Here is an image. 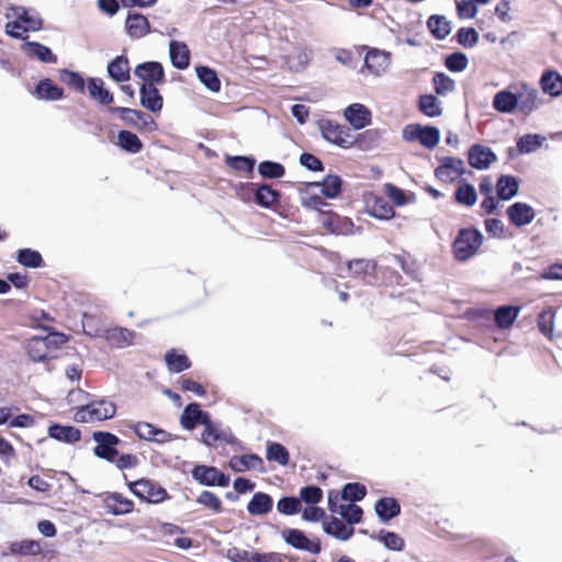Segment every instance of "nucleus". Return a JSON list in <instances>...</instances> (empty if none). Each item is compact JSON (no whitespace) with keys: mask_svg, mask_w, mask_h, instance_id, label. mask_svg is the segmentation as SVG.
Listing matches in <instances>:
<instances>
[{"mask_svg":"<svg viewBox=\"0 0 562 562\" xmlns=\"http://www.w3.org/2000/svg\"><path fill=\"white\" fill-rule=\"evenodd\" d=\"M66 341V335L56 331L46 336H33L26 344V352L35 362L45 361L55 358L57 350Z\"/></svg>","mask_w":562,"mask_h":562,"instance_id":"nucleus-1","label":"nucleus"},{"mask_svg":"<svg viewBox=\"0 0 562 562\" xmlns=\"http://www.w3.org/2000/svg\"><path fill=\"white\" fill-rule=\"evenodd\" d=\"M483 243L482 233L473 227L461 228L452 243V252L458 261L472 258Z\"/></svg>","mask_w":562,"mask_h":562,"instance_id":"nucleus-2","label":"nucleus"},{"mask_svg":"<svg viewBox=\"0 0 562 562\" xmlns=\"http://www.w3.org/2000/svg\"><path fill=\"white\" fill-rule=\"evenodd\" d=\"M116 413L113 402L106 400L92 401L78 408L75 419L81 423L101 422L112 418Z\"/></svg>","mask_w":562,"mask_h":562,"instance_id":"nucleus-3","label":"nucleus"},{"mask_svg":"<svg viewBox=\"0 0 562 562\" xmlns=\"http://www.w3.org/2000/svg\"><path fill=\"white\" fill-rule=\"evenodd\" d=\"M130 491L139 499L158 504L168 498L166 488L149 479H140L128 483Z\"/></svg>","mask_w":562,"mask_h":562,"instance_id":"nucleus-4","label":"nucleus"},{"mask_svg":"<svg viewBox=\"0 0 562 562\" xmlns=\"http://www.w3.org/2000/svg\"><path fill=\"white\" fill-rule=\"evenodd\" d=\"M191 475L194 481L203 486L226 487L231 482L229 475L213 465L196 464L192 469Z\"/></svg>","mask_w":562,"mask_h":562,"instance_id":"nucleus-5","label":"nucleus"},{"mask_svg":"<svg viewBox=\"0 0 562 562\" xmlns=\"http://www.w3.org/2000/svg\"><path fill=\"white\" fill-rule=\"evenodd\" d=\"M92 439L97 442V446L93 448L94 456L109 462H114L119 456L117 446L121 443V439L109 431H94Z\"/></svg>","mask_w":562,"mask_h":562,"instance_id":"nucleus-6","label":"nucleus"},{"mask_svg":"<svg viewBox=\"0 0 562 562\" xmlns=\"http://www.w3.org/2000/svg\"><path fill=\"white\" fill-rule=\"evenodd\" d=\"M322 136L329 143L342 148H349L353 145V138L347 126L325 120L319 122Z\"/></svg>","mask_w":562,"mask_h":562,"instance_id":"nucleus-7","label":"nucleus"},{"mask_svg":"<svg viewBox=\"0 0 562 562\" xmlns=\"http://www.w3.org/2000/svg\"><path fill=\"white\" fill-rule=\"evenodd\" d=\"M283 540L291 547L297 550L307 551L310 553L318 554L322 550L319 541L310 540L305 533L295 528H288L282 531Z\"/></svg>","mask_w":562,"mask_h":562,"instance_id":"nucleus-8","label":"nucleus"},{"mask_svg":"<svg viewBox=\"0 0 562 562\" xmlns=\"http://www.w3.org/2000/svg\"><path fill=\"white\" fill-rule=\"evenodd\" d=\"M227 558L233 562H282L280 553H260L240 548L229 549Z\"/></svg>","mask_w":562,"mask_h":562,"instance_id":"nucleus-9","label":"nucleus"},{"mask_svg":"<svg viewBox=\"0 0 562 562\" xmlns=\"http://www.w3.org/2000/svg\"><path fill=\"white\" fill-rule=\"evenodd\" d=\"M435 169V176L441 181L451 182L465 172L464 161L456 157H442Z\"/></svg>","mask_w":562,"mask_h":562,"instance_id":"nucleus-10","label":"nucleus"},{"mask_svg":"<svg viewBox=\"0 0 562 562\" xmlns=\"http://www.w3.org/2000/svg\"><path fill=\"white\" fill-rule=\"evenodd\" d=\"M254 195V201L261 207L269 209L280 199V192L269 184H257L248 182L244 187Z\"/></svg>","mask_w":562,"mask_h":562,"instance_id":"nucleus-11","label":"nucleus"},{"mask_svg":"<svg viewBox=\"0 0 562 562\" xmlns=\"http://www.w3.org/2000/svg\"><path fill=\"white\" fill-rule=\"evenodd\" d=\"M496 159V155L490 147L474 144L469 148L468 160L472 168L477 170L487 169Z\"/></svg>","mask_w":562,"mask_h":562,"instance_id":"nucleus-12","label":"nucleus"},{"mask_svg":"<svg viewBox=\"0 0 562 562\" xmlns=\"http://www.w3.org/2000/svg\"><path fill=\"white\" fill-rule=\"evenodd\" d=\"M203 426L204 430L202 432L201 441L205 446L211 447L217 441H225L227 443L233 442L234 437L232 432L222 429L221 424L213 422L211 416L206 418V422H204Z\"/></svg>","mask_w":562,"mask_h":562,"instance_id":"nucleus-13","label":"nucleus"},{"mask_svg":"<svg viewBox=\"0 0 562 562\" xmlns=\"http://www.w3.org/2000/svg\"><path fill=\"white\" fill-rule=\"evenodd\" d=\"M139 102L143 108L154 113L160 112L164 105L162 95L153 82L142 83Z\"/></svg>","mask_w":562,"mask_h":562,"instance_id":"nucleus-14","label":"nucleus"},{"mask_svg":"<svg viewBox=\"0 0 562 562\" xmlns=\"http://www.w3.org/2000/svg\"><path fill=\"white\" fill-rule=\"evenodd\" d=\"M12 16L20 21V24L24 25L23 32L29 31H40L43 27V20L41 19L38 12L34 9H26L24 7L18 5L12 7Z\"/></svg>","mask_w":562,"mask_h":562,"instance_id":"nucleus-15","label":"nucleus"},{"mask_svg":"<svg viewBox=\"0 0 562 562\" xmlns=\"http://www.w3.org/2000/svg\"><path fill=\"white\" fill-rule=\"evenodd\" d=\"M209 416L207 412L201 409L200 404L193 402L184 407L180 416V425L186 430H193L198 425H203Z\"/></svg>","mask_w":562,"mask_h":562,"instance_id":"nucleus-16","label":"nucleus"},{"mask_svg":"<svg viewBox=\"0 0 562 562\" xmlns=\"http://www.w3.org/2000/svg\"><path fill=\"white\" fill-rule=\"evenodd\" d=\"M507 215L509 222L516 226L521 227L530 224L535 216V210L527 203L524 202H515L507 209Z\"/></svg>","mask_w":562,"mask_h":562,"instance_id":"nucleus-17","label":"nucleus"},{"mask_svg":"<svg viewBox=\"0 0 562 562\" xmlns=\"http://www.w3.org/2000/svg\"><path fill=\"white\" fill-rule=\"evenodd\" d=\"M135 76L142 79L144 81L143 83L153 82V85H156L165 82L164 67L158 61H145L139 64L135 68Z\"/></svg>","mask_w":562,"mask_h":562,"instance_id":"nucleus-18","label":"nucleus"},{"mask_svg":"<svg viewBox=\"0 0 562 562\" xmlns=\"http://www.w3.org/2000/svg\"><path fill=\"white\" fill-rule=\"evenodd\" d=\"M345 119L355 130H361L371 123L370 110L361 103H353L346 108Z\"/></svg>","mask_w":562,"mask_h":562,"instance_id":"nucleus-19","label":"nucleus"},{"mask_svg":"<svg viewBox=\"0 0 562 562\" xmlns=\"http://www.w3.org/2000/svg\"><path fill=\"white\" fill-rule=\"evenodd\" d=\"M390 53L371 48L364 57V67L373 75H382L390 65Z\"/></svg>","mask_w":562,"mask_h":562,"instance_id":"nucleus-20","label":"nucleus"},{"mask_svg":"<svg viewBox=\"0 0 562 562\" xmlns=\"http://www.w3.org/2000/svg\"><path fill=\"white\" fill-rule=\"evenodd\" d=\"M127 34L132 38H142L150 32V25L147 18L137 12H128L125 21Z\"/></svg>","mask_w":562,"mask_h":562,"instance_id":"nucleus-21","label":"nucleus"},{"mask_svg":"<svg viewBox=\"0 0 562 562\" xmlns=\"http://www.w3.org/2000/svg\"><path fill=\"white\" fill-rule=\"evenodd\" d=\"M169 57L172 66L179 70H184L190 66V49L184 42L171 41Z\"/></svg>","mask_w":562,"mask_h":562,"instance_id":"nucleus-22","label":"nucleus"},{"mask_svg":"<svg viewBox=\"0 0 562 562\" xmlns=\"http://www.w3.org/2000/svg\"><path fill=\"white\" fill-rule=\"evenodd\" d=\"M518 110L525 115H529L536 111L541 103L539 100L538 90L527 85L521 86L520 90L518 91Z\"/></svg>","mask_w":562,"mask_h":562,"instance_id":"nucleus-23","label":"nucleus"},{"mask_svg":"<svg viewBox=\"0 0 562 562\" xmlns=\"http://www.w3.org/2000/svg\"><path fill=\"white\" fill-rule=\"evenodd\" d=\"M48 436L57 441L71 445L81 439V431L70 425L52 424L48 427Z\"/></svg>","mask_w":562,"mask_h":562,"instance_id":"nucleus-24","label":"nucleus"},{"mask_svg":"<svg viewBox=\"0 0 562 562\" xmlns=\"http://www.w3.org/2000/svg\"><path fill=\"white\" fill-rule=\"evenodd\" d=\"M104 507L109 514L119 516L132 513L134 503L119 493H111L104 498Z\"/></svg>","mask_w":562,"mask_h":562,"instance_id":"nucleus-25","label":"nucleus"},{"mask_svg":"<svg viewBox=\"0 0 562 562\" xmlns=\"http://www.w3.org/2000/svg\"><path fill=\"white\" fill-rule=\"evenodd\" d=\"M21 49L31 59H37L42 63L57 61V56L53 54L52 49L38 42H25Z\"/></svg>","mask_w":562,"mask_h":562,"instance_id":"nucleus-26","label":"nucleus"},{"mask_svg":"<svg viewBox=\"0 0 562 562\" xmlns=\"http://www.w3.org/2000/svg\"><path fill=\"white\" fill-rule=\"evenodd\" d=\"M493 108L501 113H513L518 109V92L514 93L509 90H501L493 98Z\"/></svg>","mask_w":562,"mask_h":562,"instance_id":"nucleus-27","label":"nucleus"},{"mask_svg":"<svg viewBox=\"0 0 562 562\" xmlns=\"http://www.w3.org/2000/svg\"><path fill=\"white\" fill-rule=\"evenodd\" d=\"M108 75L115 82H125L130 80L131 77V68L127 57L120 55L116 56L113 60H111L108 65Z\"/></svg>","mask_w":562,"mask_h":562,"instance_id":"nucleus-28","label":"nucleus"},{"mask_svg":"<svg viewBox=\"0 0 562 562\" xmlns=\"http://www.w3.org/2000/svg\"><path fill=\"white\" fill-rule=\"evenodd\" d=\"M272 497L263 492L255 493L249 503L247 504L248 513L254 516L267 515L272 510Z\"/></svg>","mask_w":562,"mask_h":562,"instance_id":"nucleus-29","label":"nucleus"},{"mask_svg":"<svg viewBox=\"0 0 562 562\" xmlns=\"http://www.w3.org/2000/svg\"><path fill=\"white\" fill-rule=\"evenodd\" d=\"M89 94L102 105H110L114 101L113 94L104 87L101 78H89L87 85Z\"/></svg>","mask_w":562,"mask_h":562,"instance_id":"nucleus-30","label":"nucleus"},{"mask_svg":"<svg viewBox=\"0 0 562 562\" xmlns=\"http://www.w3.org/2000/svg\"><path fill=\"white\" fill-rule=\"evenodd\" d=\"M378 517L382 521H389L401 514V505L393 497H382L374 506Z\"/></svg>","mask_w":562,"mask_h":562,"instance_id":"nucleus-31","label":"nucleus"},{"mask_svg":"<svg viewBox=\"0 0 562 562\" xmlns=\"http://www.w3.org/2000/svg\"><path fill=\"white\" fill-rule=\"evenodd\" d=\"M519 190V182L517 178L509 175H502L496 182L497 196L501 200L507 201L517 195Z\"/></svg>","mask_w":562,"mask_h":562,"instance_id":"nucleus-32","label":"nucleus"},{"mask_svg":"<svg viewBox=\"0 0 562 562\" xmlns=\"http://www.w3.org/2000/svg\"><path fill=\"white\" fill-rule=\"evenodd\" d=\"M323 529L327 535L341 541L349 540L355 532L353 527H348L337 517H331L329 521L324 522Z\"/></svg>","mask_w":562,"mask_h":562,"instance_id":"nucleus-33","label":"nucleus"},{"mask_svg":"<svg viewBox=\"0 0 562 562\" xmlns=\"http://www.w3.org/2000/svg\"><path fill=\"white\" fill-rule=\"evenodd\" d=\"M35 95L38 99L57 101L64 97V90L59 86L55 85L53 80L46 78L40 80L36 85Z\"/></svg>","mask_w":562,"mask_h":562,"instance_id":"nucleus-34","label":"nucleus"},{"mask_svg":"<svg viewBox=\"0 0 562 562\" xmlns=\"http://www.w3.org/2000/svg\"><path fill=\"white\" fill-rule=\"evenodd\" d=\"M541 89L551 97L562 94V76L554 70H546L540 79Z\"/></svg>","mask_w":562,"mask_h":562,"instance_id":"nucleus-35","label":"nucleus"},{"mask_svg":"<svg viewBox=\"0 0 562 562\" xmlns=\"http://www.w3.org/2000/svg\"><path fill=\"white\" fill-rule=\"evenodd\" d=\"M263 464L262 459L255 453L234 456L229 460V467L235 472H244L249 469H261Z\"/></svg>","mask_w":562,"mask_h":562,"instance_id":"nucleus-36","label":"nucleus"},{"mask_svg":"<svg viewBox=\"0 0 562 562\" xmlns=\"http://www.w3.org/2000/svg\"><path fill=\"white\" fill-rule=\"evenodd\" d=\"M427 27L436 40H445L451 32L450 22L446 16L438 14L428 18Z\"/></svg>","mask_w":562,"mask_h":562,"instance_id":"nucleus-37","label":"nucleus"},{"mask_svg":"<svg viewBox=\"0 0 562 562\" xmlns=\"http://www.w3.org/2000/svg\"><path fill=\"white\" fill-rule=\"evenodd\" d=\"M195 72L202 85L212 92L221 90V80L217 72L209 66H196Z\"/></svg>","mask_w":562,"mask_h":562,"instance_id":"nucleus-38","label":"nucleus"},{"mask_svg":"<svg viewBox=\"0 0 562 562\" xmlns=\"http://www.w3.org/2000/svg\"><path fill=\"white\" fill-rule=\"evenodd\" d=\"M520 308L512 305H503L496 308L494 314L495 323L501 328L509 327L519 314Z\"/></svg>","mask_w":562,"mask_h":562,"instance_id":"nucleus-39","label":"nucleus"},{"mask_svg":"<svg viewBox=\"0 0 562 562\" xmlns=\"http://www.w3.org/2000/svg\"><path fill=\"white\" fill-rule=\"evenodd\" d=\"M165 361L171 372L180 373L191 367V361L184 353H178L175 349L168 351Z\"/></svg>","mask_w":562,"mask_h":562,"instance_id":"nucleus-40","label":"nucleus"},{"mask_svg":"<svg viewBox=\"0 0 562 562\" xmlns=\"http://www.w3.org/2000/svg\"><path fill=\"white\" fill-rule=\"evenodd\" d=\"M418 109L429 117L440 116L442 108L439 100L434 94H423L418 100Z\"/></svg>","mask_w":562,"mask_h":562,"instance_id":"nucleus-41","label":"nucleus"},{"mask_svg":"<svg viewBox=\"0 0 562 562\" xmlns=\"http://www.w3.org/2000/svg\"><path fill=\"white\" fill-rule=\"evenodd\" d=\"M117 144L123 150L131 154H137L143 148V144L138 136L130 131L119 132Z\"/></svg>","mask_w":562,"mask_h":562,"instance_id":"nucleus-42","label":"nucleus"},{"mask_svg":"<svg viewBox=\"0 0 562 562\" xmlns=\"http://www.w3.org/2000/svg\"><path fill=\"white\" fill-rule=\"evenodd\" d=\"M546 137L539 134H526L518 138L517 149L520 154H530L540 148Z\"/></svg>","mask_w":562,"mask_h":562,"instance_id":"nucleus-43","label":"nucleus"},{"mask_svg":"<svg viewBox=\"0 0 562 562\" xmlns=\"http://www.w3.org/2000/svg\"><path fill=\"white\" fill-rule=\"evenodd\" d=\"M311 184L312 186H321L322 193L328 199H334L341 191L342 180L340 179L339 176L328 175L327 177H325V179L322 182H314Z\"/></svg>","mask_w":562,"mask_h":562,"instance_id":"nucleus-44","label":"nucleus"},{"mask_svg":"<svg viewBox=\"0 0 562 562\" xmlns=\"http://www.w3.org/2000/svg\"><path fill=\"white\" fill-rule=\"evenodd\" d=\"M225 161L232 169L247 176L252 173L256 164V160L248 156H227Z\"/></svg>","mask_w":562,"mask_h":562,"instance_id":"nucleus-45","label":"nucleus"},{"mask_svg":"<svg viewBox=\"0 0 562 562\" xmlns=\"http://www.w3.org/2000/svg\"><path fill=\"white\" fill-rule=\"evenodd\" d=\"M258 172L265 179H280L285 175V168L280 162L265 160L259 164Z\"/></svg>","mask_w":562,"mask_h":562,"instance_id":"nucleus-46","label":"nucleus"},{"mask_svg":"<svg viewBox=\"0 0 562 562\" xmlns=\"http://www.w3.org/2000/svg\"><path fill=\"white\" fill-rule=\"evenodd\" d=\"M60 80L66 83L71 90L76 92L83 93L86 90V80L77 71L68 70V69H61L60 70Z\"/></svg>","mask_w":562,"mask_h":562,"instance_id":"nucleus-47","label":"nucleus"},{"mask_svg":"<svg viewBox=\"0 0 562 562\" xmlns=\"http://www.w3.org/2000/svg\"><path fill=\"white\" fill-rule=\"evenodd\" d=\"M109 112L112 114H119L121 120H123L126 124L136 128H140V124L137 120L138 117L143 116L142 111L123 106H109Z\"/></svg>","mask_w":562,"mask_h":562,"instance_id":"nucleus-48","label":"nucleus"},{"mask_svg":"<svg viewBox=\"0 0 562 562\" xmlns=\"http://www.w3.org/2000/svg\"><path fill=\"white\" fill-rule=\"evenodd\" d=\"M266 457L269 461L277 462L280 465H286L290 460L289 451L279 442H268Z\"/></svg>","mask_w":562,"mask_h":562,"instance_id":"nucleus-49","label":"nucleus"},{"mask_svg":"<svg viewBox=\"0 0 562 562\" xmlns=\"http://www.w3.org/2000/svg\"><path fill=\"white\" fill-rule=\"evenodd\" d=\"M348 268L356 277H364L375 272L376 263L371 259H353L348 262Z\"/></svg>","mask_w":562,"mask_h":562,"instance_id":"nucleus-50","label":"nucleus"},{"mask_svg":"<svg viewBox=\"0 0 562 562\" xmlns=\"http://www.w3.org/2000/svg\"><path fill=\"white\" fill-rule=\"evenodd\" d=\"M18 262L27 268H38L43 263L42 255L31 248H23L18 251Z\"/></svg>","mask_w":562,"mask_h":562,"instance_id":"nucleus-51","label":"nucleus"},{"mask_svg":"<svg viewBox=\"0 0 562 562\" xmlns=\"http://www.w3.org/2000/svg\"><path fill=\"white\" fill-rule=\"evenodd\" d=\"M367 495V487L361 483H347L341 490L340 497L344 501L359 502Z\"/></svg>","mask_w":562,"mask_h":562,"instance_id":"nucleus-52","label":"nucleus"},{"mask_svg":"<svg viewBox=\"0 0 562 562\" xmlns=\"http://www.w3.org/2000/svg\"><path fill=\"white\" fill-rule=\"evenodd\" d=\"M456 201L465 206H473L476 203L477 195L474 187L470 183L460 186L454 193Z\"/></svg>","mask_w":562,"mask_h":562,"instance_id":"nucleus-53","label":"nucleus"},{"mask_svg":"<svg viewBox=\"0 0 562 562\" xmlns=\"http://www.w3.org/2000/svg\"><path fill=\"white\" fill-rule=\"evenodd\" d=\"M301 508V501L295 496H283L277 503V510L286 516L300 513Z\"/></svg>","mask_w":562,"mask_h":562,"instance_id":"nucleus-54","label":"nucleus"},{"mask_svg":"<svg viewBox=\"0 0 562 562\" xmlns=\"http://www.w3.org/2000/svg\"><path fill=\"white\" fill-rule=\"evenodd\" d=\"M434 88L437 94L446 95L456 89V82L445 72H436L432 78Z\"/></svg>","mask_w":562,"mask_h":562,"instance_id":"nucleus-55","label":"nucleus"},{"mask_svg":"<svg viewBox=\"0 0 562 562\" xmlns=\"http://www.w3.org/2000/svg\"><path fill=\"white\" fill-rule=\"evenodd\" d=\"M10 550L14 554L35 555L41 552V546L35 540H23L12 542L10 546Z\"/></svg>","mask_w":562,"mask_h":562,"instance_id":"nucleus-56","label":"nucleus"},{"mask_svg":"<svg viewBox=\"0 0 562 562\" xmlns=\"http://www.w3.org/2000/svg\"><path fill=\"white\" fill-rule=\"evenodd\" d=\"M349 525L359 524L362 519L363 510L356 504L339 505L337 512Z\"/></svg>","mask_w":562,"mask_h":562,"instance_id":"nucleus-57","label":"nucleus"},{"mask_svg":"<svg viewBox=\"0 0 562 562\" xmlns=\"http://www.w3.org/2000/svg\"><path fill=\"white\" fill-rule=\"evenodd\" d=\"M378 538L390 550L402 551L404 549L405 542L403 538L393 531L382 529Z\"/></svg>","mask_w":562,"mask_h":562,"instance_id":"nucleus-58","label":"nucleus"},{"mask_svg":"<svg viewBox=\"0 0 562 562\" xmlns=\"http://www.w3.org/2000/svg\"><path fill=\"white\" fill-rule=\"evenodd\" d=\"M440 140V131L436 126H423L419 143L426 148H435Z\"/></svg>","mask_w":562,"mask_h":562,"instance_id":"nucleus-59","label":"nucleus"},{"mask_svg":"<svg viewBox=\"0 0 562 562\" xmlns=\"http://www.w3.org/2000/svg\"><path fill=\"white\" fill-rule=\"evenodd\" d=\"M469 65V59L464 53L454 52L445 59V66L453 72L463 71Z\"/></svg>","mask_w":562,"mask_h":562,"instance_id":"nucleus-60","label":"nucleus"},{"mask_svg":"<svg viewBox=\"0 0 562 562\" xmlns=\"http://www.w3.org/2000/svg\"><path fill=\"white\" fill-rule=\"evenodd\" d=\"M139 439L146 441H153L155 438V425L147 422H132L128 425Z\"/></svg>","mask_w":562,"mask_h":562,"instance_id":"nucleus-61","label":"nucleus"},{"mask_svg":"<svg viewBox=\"0 0 562 562\" xmlns=\"http://www.w3.org/2000/svg\"><path fill=\"white\" fill-rule=\"evenodd\" d=\"M299 495L301 503L304 502L308 505H316L323 498V491L316 485H306L300 490Z\"/></svg>","mask_w":562,"mask_h":562,"instance_id":"nucleus-62","label":"nucleus"},{"mask_svg":"<svg viewBox=\"0 0 562 562\" xmlns=\"http://www.w3.org/2000/svg\"><path fill=\"white\" fill-rule=\"evenodd\" d=\"M195 502L214 513L222 512V501L211 491L201 492Z\"/></svg>","mask_w":562,"mask_h":562,"instance_id":"nucleus-63","label":"nucleus"},{"mask_svg":"<svg viewBox=\"0 0 562 562\" xmlns=\"http://www.w3.org/2000/svg\"><path fill=\"white\" fill-rule=\"evenodd\" d=\"M456 38L463 47H474L479 42V33L473 27H461L458 30Z\"/></svg>","mask_w":562,"mask_h":562,"instance_id":"nucleus-64","label":"nucleus"}]
</instances>
